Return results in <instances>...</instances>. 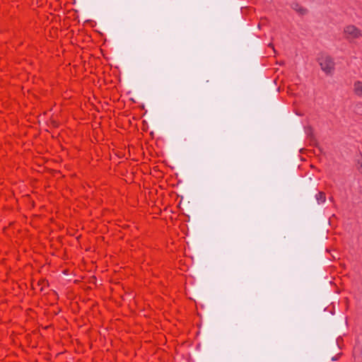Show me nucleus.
Returning <instances> with one entry per match:
<instances>
[{
	"label": "nucleus",
	"instance_id": "obj_7",
	"mask_svg": "<svg viewBox=\"0 0 362 362\" xmlns=\"http://www.w3.org/2000/svg\"><path fill=\"white\" fill-rule=\"evenodd\" d=\"M357 169H358V172L362 174V162L358 163Z\"/></svg>",
	"mask_w": 362,
	"mask_h": 362
},
{
	"label": "nucleus",
	"instance_id": "obj_5",
	"mask_svg": "<svg viewBox=\"0 0 362 362\" xmlns=\"http://www.w3.org/2000/svg\"><path fill=\"white\" fill-rule=\"evenodd\" d=\"M292 8L300 15H304L307 13V10L298 4H293Z\"/></svg>",
	"mask_w": 362,
	"mask_h": 362
},
{
	"label": "nucleus",
	"instance_id": "obj_8",
	"mask_svg": "<svg viewBox=\"0 0 362 362\" xmlns=\"http://www.w3.org/2000/svg\"><path fill=\"white\" fill-rule=\"evenodd\" d=\"M337 357H336V356L332 357V361H337Z\"/></svg>",
	"mask_w": 362,
	"mask_h": 362
},
{
	"label": "nucleus",
	"instance_id": "obj_6",
	"mask_svg": "<svg viewBox=\"0 0 362 362\" xmlns=\"http://www.w3.org/2000/svg\"><path fill=\"white\" fill-rule=\"evenodd\" d=\"M325 202V196L322 192H318V204Z\"/></svg>",
	"mask_w": 362,
	"mask_h": 362
},
{
	"label": "nucleus",
	"instance_id": "obj_2",
	"mask_svg": "<svg viewBox=\"0 0 362 362\" xmlns=\"http://www.w3.org/2000/svg\"><path fill=\"white\" fill-rule=\"evenodd\" d=\"M344 34L345 37L349 40L358 39L362 36L361 30L353 25L345 26L344 28Z\"/></svg>",
	"mask_w": 362,
	"mask_h": 362
},
{
	"label": "nucleus",
	"instance_id": "obj_4",
	"mask_svg": "<svg viewBox=\"0 0 362 362\" xmlns=\"http://www.w3.org/2000/svg\"><path fill=\"white\" fill-rule=\"evenodd\" d=\"M353 91L356 95L362 98V81H356L354 82Z\"/></svg>",
	"mask_w": 362,
	"mask_h": 362
},
{
	"label": "nucleus",
	"instance_id": "obj_3",
	"mask_svg": "<svg viewBox=\"0 0 362 362\" xmlns=\"http://www.w3.org/2000/svg\"><path fill=\"white\" fill-rule=\"evenodd\" d=\"M305 132L308 136V138H309L310 141L311 143V145L313 147L317 146V140L314 135V129L310 126H306L305 127Z\"/></svg>",
	"mask_w": 362,
	"mask_h": 362
},
{
	"label": "nucleus",
	"instance_id": "obj_1",
	"mask_svg": "<svg viewBox=\"0 0 362 362\" xmlns=\"http://www.w3.org/2000/svg\"><path fill=\"white\" fill-rule=\"evenodd\" d=\"M319 64L322 71L328 76H332L335 69V64L333 59L328 55H322L319 59Z\"/></svg>",
	"mask_w": 362,
	"mask_h": 362
}]
</instances>
